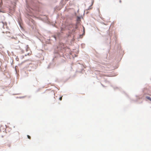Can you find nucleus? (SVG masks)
Here are the masks:
<instances>
[{"label":"nucleus","mask_w":151,"mask_h":151,"mask_svg":"<svg viewBox=\"0 0 151 151\" xmlns=\"http://www.w3.org/2000/svg\"><path fill=\"white\" fill-rule=\"evenodd\" d=\"M78 20L79 19H80V17H78Z\"/></svg>","instance_id":"20e7f679"},{"label":"nucleus","mask_w":151,"mask_h":151,"mask_svg":"<svg viewBox=\"0 0 151 151\" xmlns=\"http://www.w3.org/2000/svg\"><path fill=\"white\" fill-rule=\"evenodd\" d=\"M146 98H147V99L151 101V98L150 97L147 96L146 97Z\"/></svg>","instance_id":"f257e3e1"},{"label":"nucleus","mask_w":151,"mask_h":151,"mask_svg":"<svg viewBox=\"0 0 151 151\" xmlns=\"http://www.w3.org/2000/svg\"><path fill=\"white\" fill-rule=\"evenodd\" d=\"M92 4H91V6H90L88 8V9H91V8H90V7L92 5Z\"/></svg>","instance_id":"f03ea898"},{"label":"nucleus","mask_w":151,"mask_h":151,"mask_svg":"<svg viewBox=\"0 0 151 151\" xmlns=\"http://www.w3.org/2000/svg\"><path fill=\"white\" fill-rule=\"evenodd\" d=\"M119 2H121V0H120V1H119Z\"/></svg>","instance_id":"423d86ee"},{"label":"nucleus","mask_w":151,"mask_h":151,"mask_svg":"<svg viewBox=\"0 0 151 151\" xmlns=\"http://www.w3.org/2000/svg\"><path fill=\"white\" fill-rule=\"evenodd\" d=\"M62 97H61L59 98V99L60 100H62Z\"/></svg>","instance_id":"7ed1b4c3"},{"label":"nucleus","mask_w":151,"mask_h":151,"mask_svg":"<svg viewBox=\"0 0 151 151\" xmlns=\"http://www.w3.org/2000/svg\"><path fill=\"white\" fill-rule=\"evenodd\" d=\"M27 136L28 137V138H29L30 137L29 135H27Z\"/></svg>","instance_id":"39448f33"}]
</instances>
